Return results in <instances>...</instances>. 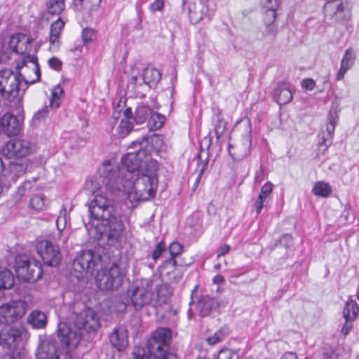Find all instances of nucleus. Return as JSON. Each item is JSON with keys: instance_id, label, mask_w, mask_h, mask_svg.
Segmentation results:
<instances>
[{"instance_id": "nucleus-1", "label": "nucleus", "mask_w": 359, "mask_h": 359, "mask_svg": "<svg viewBox=\"0 0 359 359\" xmlns=\"http://www.w3.org/2000/svg\"><path fill=\"white\" fill-rule=\"evenodd\" d=\"M78 342L76 334L65 323H60L57 337L41 340L36 351L38 359H69L68 348Z\"/></svg>"}, {"instance_id": "nucleus-2", "label": "nucleus", "mask_w": 359, "mask_h": 359, "mask_svg": "<svg viewBox=\"0 0 359 359\" xmlns=\"http://www.w3.org/2000/svg\"><path fill=\"white\" fill-rule=\"evenodd\" d=\"M90 218L97 221L95 226V238L98 241L106 240L107 245H111L112 229L111 218L112 217V201L107 196L96 195L89 205Z\"/></svg>"}, {"instance_id": "nucleus-3", "label": "nucleus", "mask_w": 359, "mask_h": 359, "mask_svg": "<svg viewBox=\"0 0 359 359\" xmlns=\"http://www.w3.org/2000/svg\"><path fill=\"white\" fill-rule=\"evenodd\" d=\"M170 339L171 332L169 329H157L148 339L146 348L135 349V359H176L175 355L169 352L168 341Z\"/></svg>"}, {"instance_id": "nucleus-4", "label": "nucleus", "mask_w": 359, "mask_h": 359, "mask_svg": "<svg viewBox=\"0 0 359 359\" xmlns=\"http://www.w3.org/2000/svg\"><path fill=\"white\" fill-rule=\"evenodd\" d=\"M32 71L35 74V79H27L20 73H15L11 69H4L0 70V95L6 100L13 101L20 93L21 88L23 90L27 88V84H32L39 81L41 79V72L37 61L32 60Z\"/></svg>"}, {"instance_id": "nucleus-5", "label": "nucleus", "mask_w": 359, "mask_h": 359, "mask_svg": "<svg viewBox=\"0 0 359 359\" xmlns=\"http://www.w3.org/2000/svg\"><path fill=\"white\" fill-rule=\"evenodd\" d=\"M149 147V139L147 137H142L131 143V148L135 151L122 158L123 165L128 172H134L140 168V172H142L147 167L149 168L151 161H156L151 157Z\"/></svg>"}, {"instance_id": "nucleus-6", "label": "nucleus", "mask_w": 359, "mask_h": 359, "mask_svg": "<svg viewBox=\"0 0 359 359\" xmlns=\"http://www.w3.org/2000/svg\"><path fill=\"white\" fill-rule=\"evenodd\" d=\"M27 338V332L21 325L6 326L0 330V346L10 355L11 359L22 354L21 349Z\"/></svg>"}, {"instance_id": "nucleus-7", "label": "nucleus", "mask_w": 359, "mask_h": 359, "mask_svg": "<svg viewBox=\"0 0 359 359\" xmlns=\"http://www.w3.org/2000/svg\"><path fill=\"white\" fill-rule=\"evenodd\" d=\"M157 170L158 162L151 161L149 168L138 174L134 180L133 188L140 200L146 201L155 196L158 187Z\"/></svg>"}, {"instance_id": "nucleus-8", "label": "nucleus", "mask_w": 359, "mask_h": 359, "mask_svg": "<svg viewBox=\"0 0 359 359\" xmlns=\"http://www.w3.org/2000/svg\"><path fill=\"white\" fill-rule=\"evenodd\" d=\"M15 268L17 277L25 282L34 283L42 276L41 262L34 259H28L25 255L16 257Z\"/></svg>"}, {"instance_id": "nucleus-9", "label": "nucleus", "mask_w": 359, "mask_h": 359, "mask_svg": "<svg viewBox=\"0 0 359 359\" xmlns=\"http://www.w3.org/2000/svg\"><path fill=\"white\" fill-rule=\"evenodd\" d=\"M96 265L95 255L92 250H82L74 259L72 270L74 276L81 278L92 275Z\"/></svg>"}, {"instance_id": "nucleus-10", "label": "nucleus", "mask_w": 359, "mask_h": 359, "mask_svg": "<svg viewBox=\"0 0 359 359\" xmlns=\"http://www.w3.org/2000/svg\"><path fill=\"white\" fill-rule=\"evenodd\" d=\"M25 302L22 300L11 301L0 306V322L3 324L15 323L26 313Z\"/></svg>"}, {"instance_id": "nucleus-11", "label": "nucleus", "mask_w": 359, "mask_h": 359, "mask_svg": "<svg viewBox=\"0 0 359 359\" xmlns=\"http://www.w3.org/2000/svg\"><path fill=\"white\" fill-rule=\"evenodd\" d=\"M156 286L153 280H149L142 287H137L132 292L130 301L135 309H140L146 304L155 306L156 300L153 299L152 290Z\"/></svg>"}, {"instance_id": "nucleus-12", "label": "nucleus", "mask_w": 359, "mask_h": 359, "mask_svg": "<svg viewBox=\"0 0 359 359\" xmlns=\"http://www.w3.org/2000/svg\"><path fill=\"white\" fill-rule=\"evenodd\" d=\"M34 147V145L26 140L15 139L5 144L2 153L8 158H22L32 154Z\"/></svg>"}, {"instance_id": "nucleus-13", "label": "nucleus", "mask_w": 359, "mask_h": 359, "mask_svg": "<svg viewBox=\"0 0 359 359\" xmlns=\"http://www.w3.org/2000/svg\"><path fill=\"white\" fill-rule=\"evenodd\" d=\"M37 252L43 263L48 266H57L61 260L59 247L48 240L41 241L37 245Z\"/></svg>"}, {"instance_id": "nucleus-14", "label": "nucleus", "mask_w": 359, "mask_h": 359, "mask_svg": "<svg viewBox=\"0 0 359 359\" xmlns=\"http://www.w3.org/2000/svg\"><path fill=\"white\" fill-rule=\"evenodd\" d=\"M101 0H73L72 9L78 16L88 22L97 12Z\"/></svg>"}, {"instance_id": "nucleus-15", "label": "nucleus", "mask_w": 359, "mask_h": 359, "mask_svg": "<svg viewBox=\"0 0 359 359\" xmlns=\"http://www.w3.org/2000/svg\"><path fill=\"white\" fill-rule=\"evenodd\" d=\"M83 306V309L80 313H75V326L79 330H94L97 323L95 311L84 305Z\"/></svg>"}, {"instance_id": "nucleus-16", "label": "nucleus", "mask_w": 359, "mask_h": 359, "mask_svg": "<svg viewBox=\"0 0 359 359\" xmlns=\"http://www.w3.org/2000/svg\"><path fill=\"white\" fill-rule=\"evenodd\" d=\"M22 118H19L11 113H6L0 119V126L8 136H15L20 133L22 127Z\"/></svg>"}, {"instance_id": "nucleus-17", "label": "nucleus", "mask_w": 359, "mask_h": 359, "mask_svg": "<svg viewBox=\"0 0 359 359\" xmlns=\"http://www.w3.org/2000/svg\"><path fill=\"white\" fill-rule=\"evenodd\" d=\"M64 95L62 87L58 84L51 90V98L48 106H45L42 109L38 111L33 116V119L39 120L43 118L50 110L55 111L60 105V98Z\"/></svg>"}, {"instance_id": "nucleus-18", "label": "nucleus", "mask_w": 359, "mask_h": 359, "mask_svg": "<svg viewBox=\"0 0 359 359\" xmlns=\"http://www.w3.org/2000/svg\"><path fill=\"white\" fill-rule=\"evenodd\" d=\"M32 41L33 39L32 36L18 33L11 36L10 46L15 53L19 55H24L31 51Z\"/></svg>"}, {"instance_id": "nucleus-19", "label": "nucleus", "mask_w": 359, "mask_h": 359, "mask_svg": "<svg viewBox=\"0 0 359 359\" xmlns=\"http://www.w3.org/2000/svg\"><path fill=\"white\" fill-rule=\"evenodd\" d=\"M251 146L250 137L248 135L236 144H229L228 151L231 158L236 161H241L246 158L250 153Z\"/></svg>"}, {"instance_id": "nucleus-20", "label": "nucleus", "mask_w": 359, "mask_h": 359, "mask_svg": "<svg viewBox=\"0 0 359 359\" xmlns=\"http://www.w3.org/2000/svg\"><path fill=\"white\" fill-rule=\"evenodd\" d=\"M188 8L190 21L194 24L198 23L208 12L204 0H191Z\"/></svg>"}, {"instance_id": "nucleus-21", "label": "nucleus", "mask_w": 359, "mask_h": 359, "mask_svg": "<svg viewBox=\"0 0 359 359\" xmlns=\"http://www.w3.org/2000/svg\"><path fill=\"white\" fill-rule=\"evenodd\" d=\"M65 25V22L61 18H58L51 24L49 33V50L51 51L58 50L61 32L64 29Z\"/></svg>"}, {"instance_id": "nucleus-22", "label": "nucleus", "mask_w": 359, "mask_h": 359, "mask_svg": "<svg viewBox=\"0 0 359 359\" xmlns=\"http://www.w3.org/2000/svg\"><path fill=\"white\" fill-rule=\"evenodd\" d=\"M112 266L102 267L95 277L96 284L101 290H112Z\"/></svg>"}, {"instance_id": "nucleus-23", "label": "nucleus", "mask_w": 359, "mask_h": 359, "mask_svg": "<svg viewBox=\"0 0 359 359\" xmlns=\"http://www.w3.org/2000/svg\"><path fill=\"white\" fill-rule=\"evenodd\" d=\"M153 280L154 281V285H157L156 287H154L152 290L153 299L156 300L155 306L165 304L172 295V288L168 284L163 283L159 285L156 280Z\"/></svg>"}, {"instance_id": "nucleus-24", "label": "nucleus", "mask_w": 359, "mask_h": 359, "mask_svg": "<svg viewBox=\"0 0 359 359\" xmlns=\"http://www.w3.org/2000/svg\"><path fill=\"white\" fill-rule=\"evenodd\" d=\"M152 112L149 106L140 104L137 107L134 116H133L132 110L130 107L124 110L123 114L126 118H133L137 123L141 124L144 123L149 116H151Z\"/></svg>"}, {"instance_id": "nucleus-25", "label": "nucleus", "mask_w": 359, "mask_h": 359, "mask_svg": "<svg viewBox=\"0 0 359 359\" xmlns=\"http://www.w3.org/2000/svg\"><path fill=\"white\" fill-rule=\"evenodd\" d=\"M26 168L27 166L23 163H9L7 173H5L4 177V181L8 183V187L11 182H15L18 177L25 173Z\"/></svg>"}, {"instance_id": "nucleus-26", "label": "nucleus", "mask_w": 359, "mask_h": 359, "mask_svg": "<svg viewBox=\"0 0 359 359\" xmlns=\"http://www.w3.org/2000/svg\"><path fill=\"white\" fill-rule=\"evenodd\" d=\"M338 118V111L336 108H332L328 114V123L326 126L327 136H323V142L326 147H328L332 142V138L335 130L337 120Z\"/></svg>"}, {"instance_id": "nucleus-27", "label": "nucleus", "mask_w": 359, "mask_h": 359, "mask_svg": "<svg viewBox=\"0 0 359 359\" xmlns=\"http://www.w3.org/2000/svg\"><path fill=\"white\" fill-rule=\"evenodd\" d=\"M217 307V302L209 296H202L198 302L197 308L201 317L211 314L212 311Z\"/></svg>"}, {"instance_id": "nucleus-28", "label": "nucleus", "mask_w": 359, "mask_h": 359, "mask_svg": "<svg viewBox=\"0 0 359 359\" xmlns=\"http://www.w3.org/2000/svg\"><path fill=\"white\" fill-rule=\"evenodd\" d=\"M355 59V53L353 48H348L341 61V67L337 75V80L343 79L346 72L353 66Z\"/></svg>"}, {"instance_id": "nucleus-29", "label": "nucleus", "mask_w": 359, "mask_h": 359, "mask_svg": "<svg viewBox=\"0 0 359 359\" xmlns=\"http://www.w3.org/2000/svg\"><path fill=\"white\" fill-rule=\"evenodd\" d=\"M265 15L264 17V23L266 27V33L269 35L276 36L277 33V26L275 24L276 18V9L277 8H266Z\"/></svg>"}, {"instance_id": "nucleus-30", "label": "nucleus", "mask_w": 359, "mask_h": 359, "mask_svg": "<svg viewBox=\"0 0 359 359\" xmlns=\"http://www.w3.org/2000/svg\"><path fill=\"white\" fill-rule=\"evenodd\" d=\"M273 97L278 104L289 103L292 99L291 90L284 85H278L273 91Z\"/></svg>"}, {"instance_id": "nucleus-31", "label": "nucleus", "mask_w": 359, "mask_h": 359, "mask_svg": "<svg viewBox=\"0 0 359 359\" xmlns=\"http://www.w3.org/2000/svg\"><path fill=\"white\" fill-rule=\"evenodd\" d=\"M27 321L32 327L35 329H42L46 326L47 318L44 313L34 310L29 315Z\"/></svg>"}, {"instance_id": "nucleus-32", "label": "nucleus", "mask_w": 359, "mask_h": 359, "mask_svg": "<svg viewBox=\"0 0 359 359\" xmlns=\"http://www.w3.org/2000/svg\"><path fill=\"white\" fill-rule=\"evenodd\" d=\"M144 82L150 88L156 86L161 79V73L156 68L147 67L144 70L143 74Z\"/></svg>"}, {"instance_id": "nucleus-33", "label": "nucleus", "mask_w": 359, "mask_h": 359, "mask_svg": "<svg viewBox=\"0 0 359 359\" xmlns=\"http://www.w3.org/2000/svg\"><path fill=\"white\" fill-rule=\"evenodd\" d=\"M115 337V341H114V346L116 348L118 351H122L128 346V333L124 327H119L114 331V337Z\"/></svg>"}, {"instance_id": "nucleus-34", "label": "nucleus", "mask_w": 359, "mask_h": 359, "mask_svg": "<svg viewBox=\"0 0 359 359\" xmlns=\"http://www.w3.org/2000/svg\"><path fill=\"white\" fill-rule=\"evenodd\" d=\"M343 2L340 0L328 1L324 6V13L326 18L330 20L335 16V15L340 11Z\"/></svg>"}, {"instance_id": "nucleus-35", "label": "nucleus", "mask_w": 359, "mask_h": 359, "mask_svg": "<svg viewBox=\"0 0 359 359\" xmlns=\"http://www.w3.org/2000/svg\"><path fill=\"white\" fill-rule=\"evenodd\" d=\"M100 173L103 178L102 182L105 184L107 187L110 188L112 181V166L111 165V160H107L103 162L100 169Z\"/></svg>"}, {"instance_id": "nucleus-36", "label": "nucleus", "mask_w": 359, "mask_h": 359, "mask_svg": "<svg viewBox=\"0 0 359 359\" xmlns=\"http://www.w3.org/2000/svg\"><path fill=\"white\" fill-rule=\"evenodd\" d=\"M359 307L353 300L346 302L343 311V316L345 320H355L358 316Z\"/></svg>"}, {"instance_id": "nucleus-37", "label": "nucleus", "mask_w": 359, "mask_h": 359, "mask_svg": "<svg viewBox=\"0 0 359 359\" xmlns=\"http://www.w3.org/2000/svg\"><path fill=\"white\" fill-rule=\"evenodd\" d=\"M14 284V277L8 269H0V290L10 289Z\"/></svg>"}, {"instance_id": "nucleus-38", "label": "nucleus", "mask_w": 359, "mask_h": 359, "mask_svg": "<svg viewBox=\"0 0 359 359\" xmlns=\"http://www.w3.org/2000/svg\"><path fill=\"white\" fill-rule=\"evenodd\" d=\"M65 7V0H48L46 3L47 11L51 15L60 14Z\"/></svg>"}, {"instance_id": "nucleus-39", "label": "nucleus", "mask_w": 359, "mask_h": 359, "mask_svg": "<svg viewBox=\"0 0 359 359\" xmlns=\"http://www.w3.org/2000/svg\"><path fill=\"white\" fill-rule=\"evenodd\" d=\"M313 192L316 196L327 197L332 193V189L328 183L319 181L315 184Z\"/></svg>"}, {"instance_id": "nucleus-40", "label": "nucleus", "mask_w": 359, "mask_h": 359, "mask_svg": "<svg viewBox=\"0 0 359 359\" xmlns=\"http://www.w3.org/2000/svg\"><path fill=\"white\" fill-rule=\"evenodd\" d=\"M169 252L172 258L165 262V266L171 264L173 267L177 265L175 257L179 255L182 251V246L177 242H172L169 246Z\"/></svg>"}, {"instance_id": "nucleus-41", "label": "nucleus", "mask_w": 359, "mask_h": 359, "mask_svg": "<svg viewBox=\"0 0 359 359\" xmlns=\"http://www.w3.org/2000/svg\"><path fill=\"white\" fill-rule=\"evenodd\" d=\"M215 116L217 121L215 124V133L216 138L219 140L226 130V123L222 117V111L220 109H217Z\"/></svg>"}, {"instance_id": "nucleus-42", "label": "nucleus", "mask_w": 359, "mask_h": 359, "mask_svg": "<svg viewBox=\"0 0 359 359\" xmlns=\"http://www.w3.org/2000/svg\"><path fill=\"white\" fill-rule=\"evenodd\" d=\"M129 118L123 119L117 128L116 136L118 138H124L132 130L133 125L129 121Z\"/></svg>"}, {"instance_id": "nucleus-43", "label": "nucleus", "mask_w": 359, "mask_h": 359, "mask_svg": "<svg viewBox=\"0 0 359 359\" xmlns=\"http://www.w3.org/2000/svg\"><path fill=\"white\" fill-rule=\"evenodd\" d=\"M165 121V116L158 114L152 112L149 120V127L151 130H156L162 127Z\"/></svg>"}, {"instance_id": "nucleus-44", "label": "nucleus", "mask_w": 359, "mask_h": 359, "mask_svg": "<svg viewBox=\"0 0 359 359\" xmlns=\"http://www.w3.org/2000/svg\"><path fill=\"white\" fill-rule=\"evenodd\" d=\"M229 334L228 328L223 327L217 330L213 336L207 338L206 341L208 344L213 346L222 341Z\"/></svg>"}, {"instance_id": "nucleus-45", "label": "nucleus", "mask_w": 359, "mask_h": 359, "mask_svg": "<svg viewBox=\"0 0 359 359\" xmlns=\"http://www.w3.org/2000/svg\"><path fill=\"white\" fill-rule=\"evenodd\" d=\"M126 276V269L114 264V287L122 285Z\"/></svg>"}, {"instance_id": "nucleus-46", "label": "nucleus", "mask_w": 359, "mask_h": 359, "mask_svg": "<svg viewBox=\"0 0 359 359\" xmlns=\"http://www.w3.org/2000/svg\"><path fill=\"white\" fill-rule=\"evenodd\" d=\"M46 199L43 195L37 194L30 199V207L36 211H41L45 208Z\"/></svg>"}, {"instance_id": "nucleus-47", "label": "nucleus", "mask_w": 359, "mask_h": 359, "mask_svg": "<svg viewBox=\"0 0 359 359\" xmlns=\"http://www.w3.org/2000/svg\"><path fill=\"white\" fill-rule=\"evenodd\" d=\"M67 225V210L63 206L60 210V214L56 220L57 229L60 233L65 229Z\"/></svg>"}, {"instance_id": "nucleus-48", "label": "nucleus", "mask_w": 359, "mask_h": 359, "mask_svg": "<svg viewBox=\"0 0 359 359\" xmlns=\"http://www.w3.org/2000/svg\"><path fill=\"white\" fill-rule=\"evenodd\" d=\"M351 18V13L348 9H345L344 4L341 6L340 11L332 19V21L342 23L348 21Z\"/></svg>"}, {"instance_id": "nucleus-49", "label": "nucleus", "mask_w": 359, "mask_h": 359, "mask_svg": "<svg viewBox=\"0 0 359 359\" xmlns=\"http://www.w3.org/2000/svg\"><path fill=\"white\" fill-rule=\"evenodd\" d=\"M81 37L83 43L87 44L96 39V31L92 28H84L82 31Z\"/></svg>"}, {"instance_id": "nucleus-50", "label": "nucleus", "mask_w": 359, "mask_h": 359, "mask_svg": "<svg viewBox=\"0 0 359 359\" xmlns=\"http://www.w3.org/2000/svg\"><path fill=\"white\" fill-rule=\"evenodd\" d=\"M128 302V298L127 295H122L118 299H116V304H115V309L118 313L123 312L127 307V304Z\"/></svg>"}, {"instance_id": "nucleus-51", "label": "nucleus", "mask_w": 359, "mask_h": 359, "mask_svg": "<svg viewBox=\"0 0 359 359\" xmlns=\"http://www.w3.org/2000/svg\"><path fill=\"white\" fill-rule=\"evenodd\" d=\"M238 355L237 353L235 351L229 349V348H224L222 349L218 353L217 359H238Z\"/></svg>"}, {"instance_id": "nucleus-52", "label": "nucleus", "mask_w": 359, "mask_h": 359, "mask_svg": "<svg viewBox=\"0 0 359 359\" xmlns=\"http://www.w3.org/2000/svg\"><path fill=\"white\" fill-rule=\"evenodd\" d=\"M165 251V245L163 241L159 242L152 252L151 257L153 259L156 260L161 254Z\"/></svg>"}, {"instance_id": "nucleus-53", "label": "nucleus", "mask_w": 359, "mask_h": 359, "mask_svg": "<svg viewBox=\"0 0 359 359\" xmlns=\"http://www.w3.org/2000/svg\"><path fill=\"white\" fill-rule=\"evenodd\" d=\"M49 67L55 71H60L62 66V61L56 57H52L48 60Z\"/></svg>"}, {"instance_id": "nucleus-54", "label": "nucleus", "mask_w": 359, "mask_h": 359, "mask_svg": "<svg viewBox=\"0 0 359 359\" xmlns=\"http://www.w3.org/2000/svg\"><path fill=\"white\" fill-rule=\"evenodd\" d=\"M273 184L270 182L265 183L261 188V191L259 196L266 198V197L272 192Z\"/></svg>"}, {"instance_id": "nucleus-55", "label": "nucleus", "mask_w": 359, "mask_h": 359, "mask_svg": "<svg viewBox=\"0 0 359 359\" xmlns=\"http://www.w3.org/2000/svg\"><path fill=\"white\" fill-rule=\"evenodd\" d=\"M265 8H278L280 0H261Z\"/></svg>"}, {"instance_id": "nucleus-56", "label": "nucleus", "mask_w": 359, "mask_h": 359, "mask_svg": "<svg viewBox=\"0 0 359 359\" xmlns=\"http://www.w3.org/2000/svg\"><path fill=\"white\" fill-rule=\"evenodd\" d=\"M266 175L264 170L262 166H260L259 169L255 172L254 180L257 184L261 183L265 179Z\"/></svg>"}, {"instance_id": "nucleus-57", "label": "nucleus", "mask_w": 359, "mask_h": 359, "mask_svg": "<svg viewBox=\"0 0 359 359\" xmlns=\"http://www.w3.org/2000/svg\"><path fill=\"white\" fill-rule=\"evenodd\" d=\"M163 7L164 0H155V1L150 5L149 8L151 12H156L161 11Z\"/></svg>"}, {"instance_id": "nucleus-58", "label": "nucleus", "mask_w": 359, "mask_h": 359, "mask_svg": "<svg viewBox=\"0 0 359 359\" xmlns=\"http://www.w3.org/2000/svg\"><path fill=\"white\" fill-rule=\"evenodd\" d=\"M32 187V182L29 181L25 182L20 187L18 188L17 194L20 196H22L25 194L27 190L30 189Z\"/></svg>"}, {"instance_id": "nucleus-59", "label": "nucleus", "mask_w": 359, "mask_h": 359, "mask_svg": "<svg viewBox=\"0 0 359 359\" xmlns=\"http://www.w3.org/2000/svg\"><path fill=\"white\" fill-rule=\"evenodd\" d=\"M302 87L305 89L311 90L314 88L316 83L315 81L311 79H306L303 80L302 83Z\"/></svg>"}, {"instance_id": "nucleus-60", "label": "nucleus", "mask_w": 359, "mask_h": 359, "mask_svg": "<svg viewBox=\"0 0 359 359\" xmlns=\"http://www.w3.org/2000/svg\"><path fill=\"white\" fill-rule=\"evenodd\" d=\"M353 320H346V322L342 327V330H341V332L344 335H347L351 330V329L353 327L352 323Z\"/></svg>"}, {"instance_id": "nucleus-61", "label": "nucleus", "mask_w": 359, "mask_h": 359, "mask_svg": "<svg viewBox=\"0 0 359 359\" xmlns=\"http://www.w3.org/2000/svg\"><path fill=\"white\" fill-rule=\"evenodd\" d=\"M230 250V246L228 244H225L222 245L217 251V258H219L221 256H224L226 255Z\"/></svg>"}, {"instance_id": "nucleus-62", "label": "nucleus", "mask_w": 359, "mask_h": 359, "mask_svg": "<svg viewBox=\"0 0 359 359\" xmlns=\"http://www.w3.org/2000/svg\"><path fill=\"white\" fill-rule=\"evenodd\" d=\"M265 200H266V198L262 197V196H258V198H257V201L256 205H255L256 212L257 214H259L261 212V210L263 208V204H264V202Z\"/></svg>"}, {"instance_id": "nucleus-63", "label": "nucleus", "mask_w": 359, "mask_h": 359, "mask_svg": "<svg viewBox=\"0 0 359 359\" xmlns=\"http://www.w3.org/2000/svg\"><path fill=\"white\" fill-rule=\"evenodd\" d=\"M281 359H298V358L293 352H286L283 355Z\"/></svg>"}, {"instance_id": "nucleus-64", "label": "nucleus", "mask_w": 359, "mask_h": 359, "mask_svg": "<svg viewBox=\"0 0 359 359\" xmlns=\"http://www.w3.org/2000/svg\"><path fill=\"white\" fill-rule=\"evenodd\" d=\"M215 284H222L224 283V278L222 275H217L212 280Z\"/></svg>"}]
</instances>
